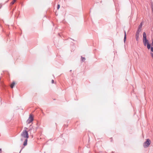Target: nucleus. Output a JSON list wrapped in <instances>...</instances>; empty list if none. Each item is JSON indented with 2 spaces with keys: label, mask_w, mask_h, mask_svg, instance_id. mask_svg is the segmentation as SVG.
<instances>
[{
  "label": "nucleus",
  "mask_w": 153,
  "mask_h": 153,
  "mask_svg": "<svg viewBox=\"0 0 153 153\" xmlns=\"http://www.w3.org/2000/svg\"><path fill=\"white\" fill-rule=\"evenodd\" d=\"M25 130H23L21 134V136L22 138H25V139H28L29 138V135L27 131V128H25Z\"/></svg>",
  "instance_id": "nucleus-1"
},
{
  "label": "nucleus",
  "mask_w": 153,
  "mask_h": 153,
  "mask_svg": "<svg viewBox=\"0 0 153 153\" xmlns=\"http://www.w3.org/2000/svg\"><path fill=\"white\" fill-rule=\"evenodd\" d=\"M151 141L149 139H147L146 141L143 144V146L144 147H147L150 144Z\"/></svg>",
  "instance_id": "nucleus-2"
},
{
  "label": "nucleus",
  "mask_w": 153,
  "mask_h": 153,
  "mask_svg": "<svg viewBox=\"0 0 153 153\" xmlns=\"http://www.w3.org/2000/svg\"><path fill=\"white\" fill-rule=\"evenodd\" d=\"M33 120V116L32 114H30L29 117L27 121L28 123L29 124L31 123Z\"/></svg>",
  "instance_id": "nucleus-3"
},
{
  "label": "nucleus",
  "mask_w": 153,
  "mask_h": 153,
  "mask_svg": "<svg viewBox=\"0 0 153 153\" xmlns=\"http://www.w3.org/2000/svg\"><path fill=\"white\" fill-rule=\"evenodd\" d=\"M143 42L144 45L145 46H146L147 44L149 43L148 40L146 39H143Z\"/></svg>",
  "instance_id": "nucleus-4"
},
{
  "label": "nucleus",
  "mask_w": 153,
  "mask_h": 153,
  "mask_svg": "<svg viewBox=\"0 0 153 153\" xmlns=\"http://www.w3.org/2000/svg\"><path fill=\"white\" fill-rule=\"evenodd\" d=\"M139 33H138V32H136L135 37L137 41H138V39L139 36Z\"/></svg>",
  "instance_id": "nucleus-5"
},
{
  "label": "nucleus",
  "mask_w": 153,
  "mask_h": 153,
  "mask_svg": "<svg viewBox=\"0 0 153 153\" xmlns=\"http://www.w3.org/2000/svg\"><path fill=\"white\" fill-rule=\"evenodd\" d=\"M27 139H25V141H24L23 143V145L25 146H26L27 144Z\"/></svg>",
  "instance_id": "nucleus-6"
},
{
  "label": "nucleus",
  "mask_w": 153,
  "mask_h": 153,
  "mask_svg": "<svg viewBox=\"0 0 153 153\" xmlns=\"http://www.w3.org/2000/svg\"><path fill=\"white\" fill-rule=\"evenodd\" d=\"M143 39H146V34L145 32H144L143 34Z\"/></svg>",
  "instance_id": "nucleus-7"
},
{
  "label": "nucleus",
  "mask_w": 153,
  "mask_h": 153,
  "mask_svg": "<svg viewBox=\"0 0 153 153\" xmlns=\"http://www.w3.org/2000/svg\"><path fill=\"white\" fill-rule=\"evenodd\" d=\"M15 82H13L10 85V87L11 88H13L14 86L15 85Z\"/></svg>",
  "instance_id": "nucleus-8"
},
{
  "label": "nucleus",
  "mask_w": 153,
  "mask_h": 153,
  "mask_svg": "<svg viewBox=\"0 0 153 153\" xmlns=\"http://www.w3.org/2000/svg\"><path fill=\"white\" fill-rule=\"evenodd\" d=\"M125 36L124 37V41L125 42L126 40V33L125 31H124Z\"/></svg>",
  "instance_id": "nucleus-9"
},
{
  "label": "nucleus",
  "mask_w": 153,
  "mask_h": 153,
  "mask_svg": "<svg viewBox=\"0 0 153 153\" xmlns=\"http://www.w3.org/2000/svg\"><path fill=\"white\" fill-rule=\"evenodd\" d=\"M147 46L148 49H149L150 48V45L149 43L147 44Z\"/></svg>",
  "instance_id": "nucleus-10"
},
{
  "label": "nucleus",
  "mask_w": 153,
  "mask_h": 153,
  "mask_svg": "<svg viewBox=\"0 0 153 153\" xmlns=\"http://www.w3.org/2000/svg\"><path fill=\"white\" fill-rule=\"evenodd\" d=\"M141 28L138 27V30H137V32H138V33H139L141 31Z\"/></svg>",
  "instance_id": "nucleus-11"
},
{
  "label": "nucleus",
  "mask_w": 153,
  "mask_h": 153,
  "mask_svg": "<svg viewBox=\"0 0 153 153\" xmlns=\"http://www.w3.org/2000/svg\"><path fill=\"white\" fill-rule=\"evenodd\" d=\"M16 0H13L11 2V4H13L16 2Z\"/></svg>",
  "instance_id": "nucleus-12"
},
{
  "label": "nucleus",
  "mask_w": 153,
  "mask_h": 153,
  "mask_svg": "<svg viewBox=\"0 0 153 153\" xmlns=\"http://www.w3.org/2000/svg\"><path fill=\"white\" fill-rule=\"evenodd\" d=\"M142 26V23H141L140 25H139L138 27L141 28Z\"/></svg>",
  "instance_id": "nucleus-13"
},
{
  "label": "nucleus",
  "mask_w": 153,
  "mask_h": 153,
  "mask_svg": "<svg viewBox=\"0 0 153 153\" xmlns=\"http://www.w3.org/2000/svg\"><path fill=\"white\" fill-rule=\"evenodd\" d=\"M82 61H84L85 60V59L84 57H82Z\"/></svg>",
  "instance_id": "nucleus-14"
},
{
  "label": "nucleus",
  "mask_w": 153,
  "mask_h": 153,
  "mask_svg": "<svg viewBox=\"0 0 153 153\" xmlns=\"http://www.w3.org/2000/svg\"><path fill=\"white\" fill-rule=\"evenodd\" d=\"M60 8V5L58 4L57 6V9H59Z\"/></svg>",
  "instance_id": "nucleus-15"
},
{
  "label": "nucleus",
  "mask_w": 153,
  "mask_h": 153,
  "mask_svg": "<svg viewBox=\"0 0 153 153\" xmlns=\"http://www.w3.org/2000/svg\"><path fill=\"white\" fill-rule=\"evenodd\" d=\"M151 51L153 52V47H151Z\"/></svg>",
  "instance_id": "nucleus-16"
},
{
  "label": "nucleus",
  "mask_w": 153,
  "mask_h": 153,
  "mask_svg": "<svg viewBox=\"0 0 153 153\" xmlns=\"http://www.w3.org/2000/svg\"><path fill=\"white\" fill-rule=\"evenodd\" d=\"M151 55L152 58L153 59V53H151Z\"/></svg>",
  "instance_id": "nucleus-17"
},
{
  "label": "nucleus",
  "mask_w": 153,
  "mask_h": 153,
  "mask_svg": "<svg viewBox=\"0 0 153 153\" xmlns=\"http://www.w3.org/2000/svg\"><path fill=\"white\" fill-rule=\"evenodd\" d=\"M54 81L53 80V79L52 80L51 82L52 83H54Z\"/></svg>",
  "instance_id": "nucleus-18"
},
{
  "label": "nucleus",
  "mask_w": 153,
  "mask_h": 153,
  "mask_svg": "<svg viewBox=\"0 0 153 153\" xmlns=\"http://www.w3.org/2000/svg\"><path fill=\"white\" fill-rule=\"evenodd\" d=\"M152 45L153 46V39H152Z\"/></svg>",
  "instance_id": "nucleus-19"
},
{
  "label": "nucleus",
  "mask_w": 153,
  "mask_h": 153,
  "mask_svg": "<svg viewBox=\"0 0 153 153\" xmlns=\"http://www.w3.org/2000/svg\"><path fill=\"white\" fill-rule=\"evenodd\" d=\"M1 149H0V153H1Z\"/></svg>",
  "instance_id": "nucleus-20"
}]
</instances>
